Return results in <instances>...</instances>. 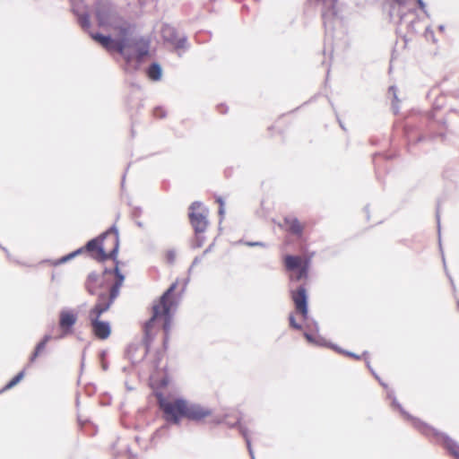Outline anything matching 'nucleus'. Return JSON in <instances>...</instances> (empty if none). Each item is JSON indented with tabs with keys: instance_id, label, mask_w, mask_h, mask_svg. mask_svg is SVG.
Returning a JSON list of instances; mask_svg holds the SVG:
<instances>
[{
	"instance_id": "nucleus-1",
	"label": "nucleus",
	"mask_w": 459,
	"mask_h": 459,
	"mask_svg": "<svg viewBox=\"0 0 459 459\" xmlns=\"http://www.w3.org/2000/svg\"><path fill=\"white\" fill-rule=\"evenodd\" d=\"M177 286V282L172 283L162 296L152 305V316L145 323L143 328L144 342L147 348L150 347L153 336L162 329L165 333L163 346L165 350L167 349L168 335L172 315L178 303V297L175 294Z\"/></svg>"
},
{
	"instance_id": "nucleus-2",
	"label": "nucleus",
	"mask_w": 459,
	"mask_h": 459,
	"mask_svg": "<svg viewBox=\"0 0 459 459\" xmlns=\"http://www.w3.org/2000/svg\"><path fill=\"white\" fill-rule=\"evenodd\" d=\"M158 404L163 412L166 421L178 424L185 418L194 421H201L212 416V411L200 404L192 403L185 399L156 394Z\"/></svg>"
},
{
	"instance_id": "nucleus-3",
	"label": "nucleus",
	"mask_w": 459,
	"mask_h": 459,
	"mask_svg": "<svg viewBox=\"0 0 459 459\" xmlns=\"http://www.w3.org/2000/svg\"><path fill=\"white\" fill-rule=\"evenodd\" d=\"M125 264L116 261V265L113 271L105 270L102 273H91L89 274L85 287L90 294L97 295L98 299L100 298H109L111 291L116 288L117 297L119 293V289L122 286L126 272L123 269Z\"/></svg>"
},
{
	"instance_id": "nucleus-4",
	"label": "nucleus",
	"mask_w": 459,
	"mask_h": 459,
	"mask_svg": "<svg viewBox=\"0 0 459 459\" xmlns=\"http://www.w3.org/2000/svg\"><path fill=\"white\" fill-rule=\"evenodd\" d=\"M118 233L117 230H110L99 238L90 240L84 248L79 249L74 254H72L71 256L85 250L89 253L91 257L97 261L102 262L112 258L116 262V255L118 250Z\"/></svg>"
},
{
	"instance_id": "nucleus-5",
	"label": "nucleus",
	"mask_w": 459,
	"mask_h": 459,
	"mask_svg": "<svg viewBox=\"0 0 459 459\" xmlns=\"http://www.w3.org/2000/svg\"><path fill=\"white\" fill-rule=\"evenodd\" d=\"M117 299L116 288L111 291V296L104 299L100 298L88 312V320L91 333L98 340H107L111 334L110 324L100 319L103 313L107 312Z\"/></svg>"
},
{
	"instance_id": "nucleus-6",
	"label": "nucleus",
	"mask_w": 459,
	"mask_h": 459,
	"mask_svg": "<svg viewBox=\"0 0 459 459\" xmlns=\"http://www.w3.org/2000/svg\"><path fill=\"white\" fill-rule=\"evenodd\" d=\"M310 264L311 256L294 255H285L283 256L284 269L289 273V279L291 281L307 280Z\"/></svg>"
},
{
	"instance_id": "nucleus-7",
	"label": "nucleus",
	"mask_w": 459,
	"mask_h": 459,
	"mask_svg": "<svg viewBox=\"0 0 459 459\" xmlns=\"http://www.w3.org/2000/svg\"><path fill=\"white\" fill-rule=\"evenodd\" d=\"M207 210L203 207L200 202H194L189 207V221L195 232V238L193 241L195 247H203L205 239L203 234L207 229L208 221L206 220Z\"/></svg>"
},
{
	"instance_id": "nucleus-8",
	"label": "nucleus",
	"mask_w": 459,
	"mask_h": 459,
	"mask_svg": "<svg viewBox=\"0 0 459 459\" xmlns=\"http://www.w3.org/2000/svg\"><path fill=\"white\" fill-rule=\"evenodd\" d=\"M91 38L99 42L107 50L117 51L123 56L127 64L130 63L132 56L127 53V45L126 44V39H112L110 37L104 36L100 33L91 34Z\"/></svg>"
},
{
	"instance_id": "nucleus-9",
	"label": "nucleus",
	"mask_w": 459,
	"mask_h": 459,
	"mask_svg": "<svg viewBox=\"0 0 459 459\" xmlns=\"http://www.w3.org/2000/svg\"><path fill=\"white\" fill-rule=\"evenodd\" d=\"M126 44L127 53L132 56L130 62L135 60L140 63L149 54L150 42L146 39H126Z\"/></svg>"
},
{
	"instance_id": "nucleus-10",
	"label": "nucleus",
	"mask_w": 459,
	"mask_h": 459,
	"mask_svg": "<svg viewBox=\"0 0 459 459\" xmlns=\"http://www.w3.org/2000/svg\"><path fill=\"white\" fill-rule=\"evenodd\" d=\"M415 427L424 435L428 437H438L439 436L444 439V445L447 450L455 456L456 457L459 454V446L450 439L447 437H443L440 433L437 432L434 428L431 426H429L428 424L421 422V421H416L414 423Z\"/></svg>"
},
{
	"instance_id": "nucleus-11",
	"label": "nucleus",
	"mask_w": 459,
	"mask_h": 459,
	"mask_svg": "<svg viewBox=\"0 0 459 459\" xmlns=\"http://www.w3.org/2000/svg\"><path fill=\"white\" fill-rule=\"evenodd\" d=\"M415 427L424 435L428 437H438L439 436L444 439V445L447 450L455 456L456 457L459 454V446L450 439L447 437H443L440 433L437 432L434 428L431 426H429L428 424L421 422V421H416L414 423Z\"/></svg>"
},
{
	"instance_id": "nucleus-12",
	"label": "nucleus",
	"mask_w": 459,
	"mask_h": 459,
	"mask_svg": "<svg viewBox=\"0 0 459 459\" xmlns=\"http://www.w3.org/2000/svg\"><path fill=\"white\" fill-rule=\"evenodd\" d=\"M290 297L294 303L297 314H299L303 320L308 316L307 294L304 286H299L296 290L290 291Z\"/></svg>"
},
{
	"instance_id": "nucleus-13",
	"label": "nucleus",
	"mask_w": 459,
	"mask_h": 459,
	"mask_svg": "<svg viewBox=\"0 0 459 459\" xmlns=\"http://www.w3.org/2000/svg\"><path fill=\"white\" fill-rule=\"evenodd\" d=\"M96 17L100 26H109L112 23L114 13L109 5L106 4H98L96 8Z\"/></svg>"
},
{
	"instance_id": "nucleus-14",
	"label": "nucleus",
	"mask_w": 459,
	"mask_h": 459,
	"mask_svg": "<svg viewBox=\"0 0 459 459\" xmlns=\"http://www.w3.org/2000/svg\"><path fill=\"white\" fill-rule=\"evenodd\" d=\"M282 227L292 235L301 238L306 228V223L301 222L295 217H286L283 220Z\"/></svg>"
},
{
	"instance_id": "nucleus-15",
	"label": "nucleus",
	"mask_w": 459,
	"mask_h": 459,
	"mask_svg": "<svg viewBox=\"0 0 459 459\" xmlns=\"http://www.w3.org/2000/svg\"><path fill=\"white\" fill-rule=\"evenodd\" d=\"M77 316L72 311L64 310L59 316V326L63 331V335L72 333V328L76 323Z\"/></svg>"
},
{
	"instance_id": "nucleus-16",
	"label": "nucleus",
	"mask_w": 459,
	"mask_h": 459,
	"mask_svg": "<svg viewBox=\"0 0 459 459\" xmlns=\"http://www.w3.org/2000/svg\"><path fill=\"white\" fill-rule=\"evenodd\" d=\"M50 340V336L48 335H46L42 341H40L36 348H35V351H33V353L31 354L30 358V363H33L36 359L44 351V350L46 349V346H47V343Z\"/></svg>"
},
{
	"instance_id": "nucleus-17",
	"label": "nucleus",
	"mask_w": 459,
	"mask_h": 459,
	"mask_svg": "<svg viewBox=\"0 0 459 459\" xmlns=\"http://www.w3.org/2000/svg\"><path fill=\"white\" fill-rule=\"evenodd\" d=\"M148 77L152 81H158L161 77V68L158 64L150 65L147 71Z\"/></svg>"
},
{
	"instance_id": "nucleus-18",
	"label": "nucleus",
	"mask_w": 459,
	"mask_h": 459,
	"mask_svg": "<svg viewBox=\"0 0 459 459\" xmlns=\"http://www.w3.org/2000/svg\"><path fill=\"white\" fill-rule=\"evenodd\" d=\"M25 372L24 370L19 372L15 377H13L4 387V390H8L15 386L24 377Z\"/></svg>"
},
{
	"instance_id": "nucleus-19",
	"label": "nucleus",
	"mask_w": 459,
	"mask_h": 459,
	"mask_svg": "<svg viewBox=\"0 0 459 459\" xmlns=\"http://www.w3.org/2000/svg\"><path fill=\"white\" fill-rule=\"evenodd\" d=\"M173 34H174V30L172 28H170L169 26H165L163 29H162V36L163 38L168 40V41H170L172 43H174V37H173Z\"/></svg>"
},
{
	"instance_id": "nucleus-20",
	"label": "nucleus",
	"mask_w": 459,
	"mask_h": 459,
	"mask_svg": "<svg viewBox=\"0 0 459 459\" xmlns=\"http://www.w3.org/2000/svg\"><path fill=\"white\" fill-rule=\"evenodd\" d=\"M289 321H290V325L292 328L297 329V330H300L301 329V325H299V324H298L296 322V319H295L293 315H290Z\"/></svg>"
},
{
	"instance_id": "nucleus-21",
	"label": "nucleus",
	"mask_w": 459,
	"mask_h": 459,
	"mask_svg": "<svg viewBox=\"0 0 459 459\" xmlns=\"http://www.w3.org/2000/svg\"><path fill=\"white\" fill-rule=\"evenodd\" d=\"M175 253L173 251H167L165 253V258L167 260L168 263H173L174 260H175Z\"/></svg>"
},
{
	"instance_id": "nucleus-22",
	"label": "nucleus",
	"mask_w": 459,
	"mask_h": 459,
	"mask_svg": "<svg viewBox=\"0 0 459 459\" xmlns=\"http://www.w3.org/2000/svg\"><path fill=\"white\" fill-rule=\"evenodd\" d=\"M80 23L82 27L88 28L90 26V20L87 15L82 16L80 18Z\"/></svg>"
},
{
	"instance_id": "nucleus-23",
	"label": "nucleus",
	"mask_w": 459,
	"mask_h": 459,
	"mask_svg": "<svg viewBox=\"0 0 459 459\" xmlns=\"http://www.w3.org/2000/svg\"><path fill=\"white\" fill-rule=\"evenodd\" d=\"M216 201L220 204L219 213H220L221 217L222 218L224 215L223 201L221 197H218Z\"/></svg>"
},
{
	"instance_id": "nucleus-24",
	"label": "nucleus",
	"mask_w": 459,
	"mask_h": 459,
	"mask_svg": "<svg viewBox=\"0 0 459 459\" xmlns=\"http://www.w3.org/2000/svg\"><path fill=\"white\" fill-rule=\"evenodd\" d=\"M417 3H418V4H419V7H420L422 11H424V10H425V4L423 3V1H422V0H417Z\"/></svg>"
},
{
	"instance_id": "nucleus-25",
	"label": "nucleus",
	"mask_w": 459,
	"mask_h": 459,
	"mask_svg": "<svg viewBox=\"0 0 459 459\" xmlns=\"http://www.w3.org/2000/svg\"><path fill=\"white\" fill-rule=\"evenodd\" d=\"M304 336L306 337V339L308 341V342H312L313 341V338L310 334L308 333H305Z\"/></svg>"
},
{
	"instance_id": "nucleus-26",
	"label": "nucleus",
	"mask_w": 459,
	"mask_h": 459,
	"mask_svg": "<svg viewBox=\"0 0 459 459\" xmlns=\"http://www.w3.org/2000/svg\"><path fill=\"white\" fill-rule=\"evenodd\" d=\"M398 4H404L406 3V0H394Z\"/></svg>"
},
{
	"instance_id": "nucleus-27",
	"label": "nucleus",
	"mask_w": 459,
	"mask_h": 459,
	"mask_svg": "<svg viewBox=\"0 0 459 459\" xmlns=\"http://www.w3.org/2000/svg\"><path fill=\"white\" fill-rule=\"evenodd\" d=\"M352 357L356 358V359H359V356H355V355H351Z\"/></svg>"
},
{
	"instance_id": "nucleus-28",
	"label": "nucleus",
	"mask_w": 459,
	"mask_h": 459,
	"mask_svg": "<svg viewBox=\"0 0 459 459\" xmlns=\"http://www.w3.org/2000/svg\"><path fill=\"white\" fill-rule=\"evenodd\" d=\"M456 458H457V459H459V454H458V455L456 456Z\"/></svg>"
}]
</instances>
